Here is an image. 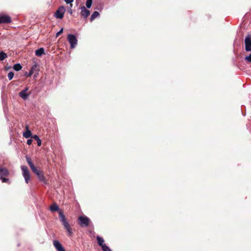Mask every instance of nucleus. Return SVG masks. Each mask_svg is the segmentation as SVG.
<instances>
[{
  "label": "nucleus",
  "mask_w": 251,
  "mask_h": 251,
  "mask_svg": "<svg viewBox=\"0 0 251 251\" xmlns=\"http://www.w3.org/2000/svg\"><path fill=\"white\" fill-rule=\"evenodd\" d=\"M59 218L60 221L63 225L64 228L67 230L68 235L69 236H72L73 232L72 228L71 227L68 222L67 221V219L66 218L62 210H60L59 212Z\"/></svg>",
  "instance_id": "nucleus-1"
},
{
  "label": "nucleus",
  "mask_w": 251,
  "mask_h": 251,
  "mask_svg": "<svg viewBox=\"0 0 251 251\" xmlns=\"http://www.w3.org/2000/svg\"><path fill=\"white\" fill-rule=\"evenodd\" d=\"M78 224L82 227H87L89 225L90 220L86 216H81L78 218Z\"/></svg>",
  "instance_id": "nucleus-2"
},
{
  "label": "nucleus",
  "mask_w": 251,
  "mask_h": 251,
  "mask_svg": "<svg viewBox=\"0 0 251 251\" xmlns=\"http://www.w3.org/2000/svg\"><path fill=\"white\" fill-rule=\"evenodd\" d=\"M65 11L66 9L65 7L60 6L54 13V16L57 19H62L64 17Z\"/></svg>",
  "instance_id": "nucleus-3"
},
{
  "label": "nucleus",
  "mask_w": 251,
  "mask_h": 251,
  "mask_svg": "<svg viewBox=\"0 0 251 251\" xmlns=\"http://www.w3.org/2000/svg\"><path fill=\"white\" fill-rule=\"evenodd\" d=\"M67 39L71 45V48L74 49L77 45V40L74 34H69L68 35Z\"/></svg>",
  "instance_id": "nucleus-4"
},
{
  "label": "nucleus",
  "mask_w": 251,
  "mask_h": 251,
  "mask_svg": "<svg viewBox=\"0 0 251 251\" xmlns=\"http://www.w3.org/2000/svg\"><path fill=\"white\" fill-rule=\"evenodd\" d=\"M245 50L247 51H251V35L247 36L245 39Z\"/></svg>",
  "instance_id": "nucleus-5"
},
{
  "label": "nucleus",
  "mask_w": 251,
  "mask_h": 251,
  "mask_svg": "<svg viewBox=\"0 0 251 251\" xmlns=\"http://www.w3.org/2000/svg\"><path fill=\"white\" fill-rule=\"evenodd\" d=\"M12 21L10 16L6 15L0 16V24H9Z\"/></svg>",
  "instance_id": "nucleus-6"
},
{
  "label": "nucleus",
  "mask_w": 251,
  "mask_h": 251,
  "mask_svg": "<svg viewBox=\"0 0 251 251\" xmlns=\"http://www.w3.org/2000/svg\"><path fill=\"white\" fill-rule=\"evenodd\" d=\"M53 245L57 251H65L64 248L58 240H54Z\"/></svg>",
  "instance_id": "nucleus-7"
},
{
  "label": "nucleus",
  "mask_w": 251,
  "mask_h": 251,
  "mask_svg": "<svg viewBox=\"0 0 251 251\" xmlns=\"http://www.w3.org/2000/svg\"><path fill=\"white\" fill-rule=\"evenodd\" d=\"M90 11L86 9V7L84 6L81 7V16L83 17L84 18H87L90 15Z\"/></svg>",
  "instance_id": "nucleus-8"
},
{
  "label": "nucleus",
  "mask_w": 251,
  "mask_h": 251,
  "mask_svg": "<svg viewBox=\"0 0 251 251\" xmlns=\"http://www.w3.org/2000/svg\"><path fill=\"white\" fill-rule=\"evenodd\" d=\"M26 131L23 133V136L25 138H28L31 136V132L29 129V126L28 125H26L25 126Z\"/></svg>",
  "instance_id": "nucleus-9"
},
{
  "label": "nucleus",
  "mask_w": 251,
  "mask_h": 251,
  "mask_svg": "<svg viewBox=\"0 0 251 251\" xmlns=\"http://www.w3.org/2000/svg\"><path fill=\"white\" fill-rule=\"evenodd\" d=\"M30 93H27L25 91H21L19 93V96L22 98L23 100H26L30 95Z\"/></svg>",
  "instance_id": "nucleus-10"
},
{
  "label": "nucleus",
  "mask_w": 251,
  "mask_h": 251,
  "mask_svg": "<svg viewBox=\"0 0 251 251\" xmlns=\"http://www.w3.org/2000/svg\"><path fill=\"white\" fill-rule=\"evenodd\" d=\"M38 178L39 179L40 181L44 182L45 183L47 184L48 183V180L44 176V174H36Z\"/></svg>",
  "instance_id": "nucleus-11"
},
{
  "label": "nucleus",
  "mask_w": 251,
  "mask_h": 251,
  "mask_svg": "<svg viewBox=\"0 0 251 251\" xmlns=\"http://www.w3.org/2000/svg\"><path fill=\"white\" fill-rule=\"evenodd\" d=\"M27 161L29 165V166L30 167L32 171L34 172V173H37L36 172V167L34 166V164L32 163L31 159L29 158H27Z\"/></svg>",
  "instance_id": "nucleus-12"
},
{
  "label": "nucleus",
  "mask_w": 251,
  "mask_h": 251,
  "mask_svg": "<svg viewBox=\"0 0 251 251\" xmlns=\"http://www.w3.org/2000/svg\"><path fill=\"white\" fill-rule=\"evenodd\" d=\"M44 54H45V50L43 48H40L35 51V55L37 56L40 57Z\"/></svg>",
  "instance_id": "nucleus-13"
},
{
  "label": "nucleus",
  "mask_w": 251,
  "mask_h": 251,
  "mask_svg": "<svg viewBox=\"0 0 251 251\" xmlns=\"http://www.w3.org/2000/svg\"><path fill=\"white\" fill-rule=\"evenodd\" d=\"M50 209L52 212L56 211L59 210V207L55 203H54L50 206Z\"/></svg>",
  "instance_id": "nucleus-14"
},
{
  "label": "nucleus",
  "mask_w": 251,
  "mask_h": 251,
  "mask_svg": "<svg viewBox=\"0 0 251 251\" xmlns=\"http://www.w3.org/2000/svg\"><path fill=\"white\" fill-rule=\"evenodd\" d=\"M97 241H98V245L100 246L101 247L103 245H104L105 244H104V240L103 239L99 236H98L97 237Z\"/></svg>",
  "instance_id": "nucleus-15"
},
{
  "label": "nucleus",
  "mask_w": 251,
  "mask_h": 251,
  "mask_svg": "<svg viewBox=\"0 0 251 251\" xmlns=\"http://www.w3.org/2000/svg\"><path fill=\"white\" fill-rule=\"evenodd\" d=\"M100 13L98 11H94L91 16L90 21H93L96 18L98 17Z\"/></svg>",
  "instance_id": "nucleus-16"
},
{
  "label": "nucleus",
  "mask_w": 251,
  "mask_h": 251,
  "mask_svg": "<svg viewBox=\"0 0 251 251\" xmlns=\"http://www.w3.org/2000/svg\"><path fill=\"white\" fill-rule=\"evenodd\" d=\"M32 138L37 141V145L38 146H40L41 145V141L37 135H33L32 136Z\"/></svg>",
  "instance_id": "nucleus-17"
},
{
  "label": "nucleus",
  "mask_w": 251,
  "mask_h": 251,
  "mask_svg": "<svg viewBox=\"0 0 251 251\" xmlns=\"http://www.w3.org/2000/svg\"><path fill=\"white\" fill-rule=\"evenodd\" d=\"M22 66L19 63L15 64L13 66V69L16 71H19L21 70L22 69Z\"/></svg>",
  "instance_id": "nucleus-18"
},
{
  "label": "nucleus",
  "mask_w": 251,
  "mask_h": 251,
  "mask_svg": "<svg viewBox=\"0 0 251 251\" xmlns=\"http://www.w3.org/2000/svg\"><path fill=\"white\" fill-rule=\"evenodd\" d=\"M7 54L3 51L0 52V60L2 61L7 57Z\"/></svg>",
  "instance_id": "nucleus-19"
},
{
  "label": "nucleus",
  "mask_w": 251,
  "mask_h": 251,
  "mask_svg": "<svg viewBox=\"0 0 251 251\" xmlns=\"http://www.w3.org/2000/svg\"><path fill=\"white\" fill-rule=\"evenodd\" d=\"M25 181L26 183L28 182V180L30 179L29 174H23Z\"/></svg>",
  "instance_id": "nucleus-20"
},
{
  "label": "nucleus",
  "mask_w": 251,
  "mask_h": 251,
  "mask_svg": "<svg viewBox=\"0 0 251 251\" xmlns=\"http://www.w3.org/2000/svg\"><path fill=\"white\" fill-rule=\"evenodd\" d=\"M101 248L103 251H112L106 245V244L103 245L101 247Z\"/></svg>",
  "instance_id": "nucleus-21"
},
{
  "label": "nucleus",
  "mask_w": 251,
  "mask_h": 251,
  "mask_svg": "<svg viewBox=\"0 0 251 251\" xmlns=\"http://www.w3.org/2000/svg\"><path fill=\"white\" fill-rule=\"evenodd\" d=\"M92 4V0H87L86 2V5L87 8H89L91 7Z\"/></svg>",
  "instance_id": "nucleus-22"
},
{
  "label": "nucleus",
  "mask_w": 251,
  "mask_h": 251,
  "mask_svg": "<svg viewBox=\"0 0 251 251\" xmlns=\"http://www.w3.org/2000/svg\"><path fill=\"white\" fill-rule=\"evenodd\" d=\"M14 75V74L13 72H10L8 74V78H9V79L11 80L13 78Z\"/></svg>",
  "instance_id": "nucleus-23"
},
{
  "label": "nucleus",
  "mask_w": 251,
  "mask_h": 251,
  "mask_svg": "<svg viewBox=\"0 0 251 251\" xmlns=\"http://www.w3.org/2000/svg\"><path fill=\"white\" fill-rule=\"evenodd\" d=\"M0 173H8V171L5 168L0 167Z\"/></svg>",
  "instance_id": "nucleus-24"
},
{
  "label": "nucleus",
  "mask_w": 251,
  "mask_h": 251,
  "mask_svg": "<svg viewBox=\"0 0 251 251\" xmlns=\"http://www.w3.org/2000/svg\"><path fill=\"white\" fill-rule=\"evenodd\" d=\"M0 178L2 182H7L9 180L8 178H6L3 176H0Z\"/></svg>",
  "instance_id": "nucleus-25"
},
{
  "label": "nucleus",
  "mask_w": 251,
  "mask_h": 251,
  "mask_svg": "<svg viewBox=\"0 0 251 251\" xmlns=\"http://www.w3.org/2000/svg\"><path fill=\"white\" fill-rule=\"evenodd\" d=\"M245 60L248 62H251V53L245 57Z\"/></svg>",
  "instance_id": "nucleus-26"
},
{
  "label": "nucleus",
  "mask_w": 251,
  "mask_h": 251,
  "mask_svg": "<svg viewBox=\"0 0 251 251\" xmlns=\"http://www.w3.org/2000/svg\"><path fill=\"white\" fill-rule=\"evenodd\" d=\"M23 173H28L27 168L26 166H23L22 167Z\"/></svg>",
  "instance_id": "nucleus-27"
},
{
  "label": "nucleus",
  "mask_w": 251,
  "mask_h": 251,
  "mask_svg": "<svg viewBox=\"0 0 251 251\" xmlns=\"http://www.w3.org/2000/svg\"><path fill=\"white\" fill-rule=\"evenodd\" d=\"M63 28H62L61 29V30L60 31H59L57 33H56V37H58L61 34H62L63 33Z\"/></svg>",
  "instance_id": "nucleus-28"
},
{
  "label": "nucleus",
  "mask_w": 251,
  "mask_h": 251,
  "mask_svg": "<svg viewBox=\"0 0 251 251\" xmlns=\"http://www.w3.org/2000/svg\"><path fill=\"white\" fill-rule=\"evenodd\" d=\"M37 68V65L35 64L34 65H33V66L31 67V70H32V71H33V72H34V71H36V70Z\"/></svg>",
  "instance_id": "nucleus-29"
},
{
  "label": "nucleus",
  "mask_w": 251,
  "mask_h": 251,
  "mask_svg": "<svg viewBox=\"0 0 251 251\" xmlns=\"http://www.w3.org/2000/svg\"><path fill=\"white\" fill-rule=\"evenodd\" d=\"M68 4H71L72 2H73L74 0H64Z\"/></svg>",
  "instance_id": "nucleus-30"
},
{
  "label": "nucleus",
  "mask_w": 251,
  "mask_h": 251,
  "mask_svg": "<svg viewBox=\"0 0 251 251\" xmlns=\"http://www.w3.org/2000/svg\"><path fill=\"white\" fill-rule=\"evenodd\" d=\"M32 139H28L27 141V144L28 145H30L32 144Z\"/></svg>",
  "instance_id": "nucleus-31"
},
{
  "label": "nucleus",
  "mask_w": 251,
  "mask_h": 251,
  "mask_svg": "<svg viewBox=\"0 0 251 251\" xmlns=\"http://www.w3.org/2000/svg\"><path fill=\"white\" fill-rule=\"evenodd\" d=\"M33 73V71L30 69V70L29 71V76L31 75Z\"/></svg>",
  "instance_id": "nucleus-32"
},
{
  "label": "nucleus",
  "mask_w": 251,
  "mask_h": 251,
  "mask_svg": "<svg viewBox=\"0 0 251 251\" xmlns=\"http://www.w3.org/2000/svg\"><path fill=\"white\" fill-rule=\"evenodd\" d=\"M28 90V87H26L24 90H23L22 91H25V92H26V91Z\"/></svg>",
  "instance_id": "nucleus-33"
},
{
  "label": "nucleus",
  "mask_w": 251,
  "mask_h": 251,
  "mask_svg": "<svg viewBox=\"0 0 251 251\" xmlns=\"http://www.w3.org/2000/svg\"><path fill=\"white\" fill-rule=\"evenodd\" d=\"M7 174H6V173H4V174H3V175H4V176H5V175H7Z\"/></svg>",
  "instance_id": "nucleus-34"
}]
</instances>
